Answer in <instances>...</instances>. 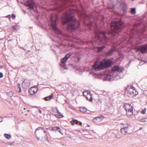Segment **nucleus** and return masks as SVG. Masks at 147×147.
Segmentation results:
<instances>
[{
	"instance_id": "1",
	"label": "nucleus",
	"mask_w": 147,
	"mask_h": 147,
	"mask_svg": "<svg viewBox=\"0 0 147 147\" xmlns=\"http://www.w3.org/2000/svg\"><path fill=\"white\" fill-rule=\"evenodd\" d=\"M124 26L121 21H112L110 25V30L107 31H98L99 35L102 36V39L104 44H109V43H113V40L116 38L115 34H117L121 32Z\"/></svg>"
},
{
	"instance_id": "2",
	"label": "nucleus",
	"mask_w": 147,
	"mask_h": 147,
	"mask_svg": "<svg viewBox=\"0 0 147 147\" xmlns=\"http://www.w3.org/2000/svg\"><path fill=\"white\" fill-rule=\"evenodd\" d=\"M61 20L63 24H67V29L68 31L78 28L80 26L79 21L71 11L64 13L61 17Z\"/></svg>"
},
{
	"instance_id": "3",
	"label": "nucleus",
	"mask_w": 147,
	"mask_h": 147,
	"mask_svg": "<svg viewBox=\"0 0 147 147\" xmlns=\"http://www.w3.org/2000/svg\"><path fill=\"white\" fill-rule=\"evenodd\" d=\"M112 64V61L109 59L107 60L105 62L102 61L100 62L96 61L92 65V67L96 71H100L105 68L110 67Z\"/></svg>"
},
{
	"instance_id": "4",
	"label": "nucleus",
	"mask_w": 147,
	"mask_h": 147,
	"mask_svg": "<svg viewBox=\"0 0 147 147\" xmlns=\"http://www.w3.org/2000/svg\"><path fill=\"white\" fill-rule=\"evenodd\" d=\"M103 80L105 81L108 80L111 81L113 80H117L121 78L119 75L115 73L113 74V72H110L108 70H105L101 74Z\"/></svg>"
},
{
	"instance_id": "5",
	"label": "nucleus",
	"mask_w": 147,
	"mask_h": 147,
	"mask_svg": "<svg viewBox=\"0 0 147 147\" xmlns=\"http://www.w3.org/2000/svg\"><path fill=\"white\" fill-rule=\"evenodd\" d=\"M84 19V24L86 25L90 26H92L94 24L96 25V22L94 20V17L92 15H88L86 14Z\"/></svg>"
},
{
	"instance_id": "6",
	"label": "nucleus",
	"mask_w": 147,
	"mask_h": 147,
	"mask_svg": "<svg viewBox=\"0 0 147 147\" xmlns=\"http://www.w3.org/2000/svg\"><path fill=\"white\" fill-rule=\"evenodd\" d=\"M44 133L45 134L44 138L46 140L48 139V136L47 134L46 133V131L45 128L42 127H38L36 129L34 134L36 137L37 138L38 140H40L39 137L38 136H41L43 137L42 133Z\"/></svg>"
},
{
	"instance_id": "7",
	"label": "nucleus",
	"mask_w": 147,
	"mask_h": 147,
	"mask_svg": "<svg viewBox=\"0 0 147 147\" xmlns=\"http://www.w3.org/2000/svg\"><path fill=\"white\" fill-rule=\"evenodd\" d=\"M58 16L55 14H52L50 18L51 26L53 30L55 32H59L57 27L56 22L58 20Z\"/></svg>"
},
{
	"instance_id": "8",
	"label": "nucleus",
	"mask_w": 147,
	"mask_h": 147,
	"mask_svg": "<svg viewBox=\"0 0 147 147\" xmlns=\"http://www.w3.org/2000/svg\"><path fill=\"white\" fill-rule=\"evenodd\" d=\"M129 34L130 37L132 38H134L136 35L140 36L141 35L140 31L137 29V27L136 25H134L131 26Z\"/></svg>"
},
{
	"instance_id": "9",
	"label": "nucleus",
	"mask_w": 147,
	"mask_h": 147,
	"mask_svg": "<svg viewBox=\"0 0 147 147\" xmlns=\"http://www.w3.org/2000/svg\"><path fill=\"white\" fill-rule=\"evenodd\" d=\"M71 55V53H69L67 54L65 57L61 60V64H60V66H61L60 69L62 73H65V71H63L64 69H67L68 68L66 67L65 64V63L66 62L67 59L69 58L70 56Z\"/></svg>"
},
{
	"instance_id": "10",
	"label": "nucleus",
	"mask_w": 147,
	"mask_h": 147,
	"mask_svg": "<svg viewBox=\"0 0 147 147\" xmlns=\"http://www.w3.org/2000/svg\"><path fill=\"white\" fill-rule=\"evenodd\" d=\"M127 96L129 97H133L137 95L138 93L135 89L131 88L127 90Z\"/></svg>"
},
{
	"instance_id": "11",
	"label": "nucleus",
	"mask_w": 147,
	"mask_h": 147,
	"mask_svg": "<svg viewBox=\"0 0 147 147\" xmlns=\"http://www.w3.org/2000/svg\"><path fill=\"white\" fill-rule=\"evenodd\" d=\"M65 0H53L55 3L60 8V11H62L63 8L62 7V5L65 3Z\"/></svg>"
},
{
	"instance_id": "12",
	"label": "nucleus",
	"mask_w": 147,
	"mask_h": 147,
	"mask_svg": "<svg viewBox=\"0 0 147 147\" xmlns=\"http://www.w3.org/2000/svg\"><path fill=\"white\" fill-rule=\"evenodd\" d=\"M24 4L26 6L28 7L29 9H33L35 3L33 0H28L26 2H25Z\"/></svg>"
},
{
	"instance_id": "13",
	"label": "nucleus",
	"mask_w": 147,
	"mask_h": 147,
	"mask_svg": "<svg viewBox=\"0 0 147 147\" xmlns=\"http://www.w3.org/2000/svg\"><path fill=\"white\" fill-rule=\"evenodd\" d=\"M137 49L143 53H147V45H142L137 48Z\"/></svg>"
},
{
	"instance_id": "14",
	"label": "nucleus",
	"mask_w": 147,
	"mask_h": 147,
	"mask_svg": "<svg viewBox=\"0 0 147 147\" xmlns=\"http://www.w3.org/2000/svg\"><path fill=\"white\" fill-rule=\"evenodd\" d=\"M37 89L35 87H32L29 88L28 90V92L30 95H33L35 94L37 91Z\"/></svg>"
},
{
	"instance_id": "15",
	"label": "nucleus",
	"mask_w": 147,
	"mask_h": 147,
	"mask_svg": "<svg viewBox=\"0 0 147 147\" xmlns=\"http://www.w3.org/2000/svg\"><path fill=\"white\" fill-rule=\"evenodd\" d=\"M128 131V125H127L121 129V132L122 134L125 135Z\"/></svg>"
},
{
	"instance_id": "16",
	"label": "nucleus",
	"mask_w": 147,
	"mask_h": 147,
	"mask_svg": "<svg viewBox=\"0 0 147 147\" xmlns=\"http://www.w3.org/2000/svg\"><path fill=\"white\" fill-rule=\"evenodd\" d=\"M113 71H117L119 72H121L123 70V69L119 66H114L112 69Z\"/></svg>"
},
{
	"instance_id": "17",
	"label": "nucleus",
	"mask_w": 147,
	"mask_h": 147,
	"mask_svg": "<svg viewBox=\"0 0 147 147\" xmlns=\"http://www.w3.org/2000/svg\"><path fill=\"white\" fill-rule=\"evenodd\" d=\"M102 118V117L98 116L94 118L93 119V121L95 123H98L101 121Z\"/></svg>"
},
{
	"instance_id": "18",
	"label": "nucleus",
	"mask_w": 147,
	"mask_h": 147,
	"mask_svg": "<svg viewBox=\"0 0 147 147\" xmlns=\"http://www.w3.org/2000/svg\"><path fill=\"white\" fill-rule=\"evenodd\" d=\"M123 107L126 111H127L128 110L133 109L132 106L129 104H126L124 105Z\"/></svg>"
},
{
	"instance_id": "19",
	"label": "nucleus",
	"mask_w": 147,
	"mask_h": 147,
	"mask_svg": "<svg viewBox=\"0 0 147 147\" xmlns=\"http://www.w3.org/2000/svg\"><path fill=\"white\" fill-rule=\"evenodd\" d=\"M57 112L58 114L55 115L56 117L57 118H62L63 117V115L57 109Z\"/></svg>"
},
{
	"instance_id": "20",
	"label": "nucleus",
	"mask_w": 147,
	"mask_h": 147,
	"mask_svg": "<svg viewBox=\"0 0 147 147\" xmlns=\"http://www.w3.org/2000/svg\"><path fill=\"white\" fill-rule=\"evenodd\" d=\"M115 51V49H111L107 51L106 54L107 55H110L113 52Z\"/></svg>"
},
{
	"instance_id": "21",
	"label": "nucleus",
	"mask_w": 147,
	"mask_h": 147,
	"mask_svg": "<svg viewBox=\"0 0 147 147\" xmlns=\"http://www.w3.org/2000/svg\"><path fill=\"white\" fill-rule=\"evenodd\" d=\"M86 98L87 100L91 102H92V101L93 100L92 96L91 94L90 93H88V94L87 96H86Z\"/></svg>"
},
{
	"instance_id": "22",
	"label": "nucleus",
	"mask_w": 147,
	"mask_h": 147,
	"mask_svg": "<svg viewBox=\"0 0 147 147\" xmlns=\"http://www.w3.org/2000/svg\"><path fill=\"white\" fill-rule=\"evenodd\" d=\"M105 47V46H103L100 47H97L96 48L97 49L98 51V52H100L102 51Z\"/></svg>"
},
{
	"instance_id": "23",
	"label": "nucleus",
	"mask_w": 147,
	"mask_h": 147,
	"mask_svg": "<svg viewBox=\"0 0 147 147\" xmlns=\"http://www.w3.org/2000/svg\"><path fill=\"white\" fill-rule=\"evenodd\" d=\"M133 109H132L126 111L127 115L129 116L133 114Z\"/></svg>"
},
{
	"instance_id": "24",
	"label": "nucleus",
	"mask_w": 147,
	"mask_h": 147,
	"mask_svg": "<svg viewBox=\"0 0 147 147\" xmlns=\"http://www.w3.org/2000/svg\"><path fill=\"white\" fill-rule=\"evenodd\" d=\"M60 129V128L59 127H51V131H55Z\"/></svg>"
},
{
	"instance_id": "25",
	"label": "nucleus",
	"mask_w": 147,
	"mask_h": 147,
	"mask_svg": "<svg viewBox=\"0 0 147 147\" xmlns=\"http://www.w3.org/2000/svg\"><path fill=\"white\" fill-rule=\"evenodd\" d=\"M80 111L82 112H85L87 111V109L84 107H80L79 109Z\"/></svg>"
},
{
	"instance_id": "26",
	"label": "nucleus",
	"mask_w": 147,
	"mask_h": 147,
	"mask_svg": "<svg viewBox=\"0 0 147 147\" xmlns=\"http://www.w3.org/2000/svg\"><path fill=\"white\" fill-rule=\"evenodd\" d=\"M4 136L5 138L8 139H9L11 137V135L7 134H5Z\"/></svg>"
},
{
	"instance_id": "27",
	"label": "nucleus",
	"mask_w": 147,
	"mask_h": 147,
	"mask_svg": "<svg viewBox=\"0 0 147 147\" xmlns=\"http://www.w3.org/2000/svg\"><path fill=\"white\" fill-rule=\"evenodd\" d=\"M120 6L122 7V9H124L125 8H127V6L125 3L121 4Z\"/></svg>"
},
{
	"instance_id": "28",
	"label": "nucleus",
	"mask_w": 147,
	"mask_h": 147,
	"mask_svg": "<svg viewBox=\"0 0 147 147\" xmlns=\"http://www.w3.org/2000/svg\"><path fill=\"white\" fill-rule=\"evenodd\" d=\"M136 9L135 8H132L131 9V13L133 14H135L136 13Z\"/></svg>"
},
{
	"instance_id": "29",
	"label": "nucleus",
	"mask_w": 147,
	"mask_h": 147,
	"mask_svg": "<svg viewBox=\"0 0 147 147\" xmlns=\"http://www.w3.org/2000/svg\"><path fill=\"white\" fill-rule=\"evenodd\" d=\"M9 97H11L13 95V93L12 91H10L7 93Z\"/></svg>"
},
{
	"instance_id": "30",
	"label": "nucleus",
	"mask_w": 147,
	"mask_h": 147,
	"mask_svg": "<svg viewBox=\"0 0 147 147\" xmlns=\"http://www.w3.org/2000/svg\"><path fill=\"white\" fill-rule=\"evenodd\" d=\"M18 26L16 25H14L13 27V28L15 30H17L18 29Z\"/></svg>"
},
{
	"instance_id": "31",
	"label": "nucleus",
	"mask_w": 147,
	"mask_h": 147,
	"mask_svg": "<svg viewBox=\"0 0 147 147\" xmlns=\"http://www.w3.org/2000/svg\"><path fill=\"white\" fill-rule=\"evenodd\" d=\"M74 123L76 124H78L79 123L80 124V125H81L82 123L81 122H79L78 120H75L74 121Z\"/></svg>"
},
{
	"instance_id": "32",
	"label": "nucleus",
	"mask_w": 147,
	"mask_h": 147,
	"mask_svg": "<svg viewBox=\"0 0 147 147\" xmlns=\"http://www.w3.org/2000/svg\"><path fill=\"white\" fill-rule=\"evenodd\" d=\"M116 137L118 138H119L121 137V136L120 134L119 133H117L116 134Z\"/></svg>"
},
{
	"instance_id": "33",
	"label": "nucleus",
	"mask_w": 147,
	"mask_h": 147,
	"mask_svg": "<svg viewBox=\"0 0 147 147\" xmlns=\"http://www.w3.org/2000/svg\"><path fill=\"white\" fill-rule=\"evenodd\" d=\"M146 111V109L145 108H144V109L141 112V113L143 114H144L145 113V112Z\"/></svg>"
},
{
	"instance_id": "34",
	"label": "nucleus",
	"mask_w": 147,
	"mask_h": 147,
	"mask_svg": "<svg viewBox=\"0 0 147 147\" xmlns=\"http://www.w3.org/2000/svg\"><path fill=\"white\" fill-rule=\"evenodd\" d=\"M124 13H126L127 12V8H125L124 9H122Z\"/></svg>"
},
{
	"instance_id": "35",
	"label": "nucleus",
	"mask_w": 147,
	"mask_h": 147,
	"mask_svg": "<svg viewBox=\"0 0 147 147\" xmlns=\"http://www.w3.org/2000/svg\"><path fill=\"white\" fill-rule=\"evenodd\" d=\"M44 99L45 100L47 101L50 99V98H49V96L45 97L44 98Z\"/></svg>"
},
{
	"instance_id": "36",
	"label": "nucleus",
	"mask_w": 147,
	"mask_h": 147,
	"mask_svg": "<svg viewBox=\"0 0 147 147\" xmlns=\"http://www.w3.org/2000/svg\"><path fill=\"white\" fill-rule=\"evenodd\" d=\"M115 7V6L114 5H113L112 7H111L109 6H108V8L109 9H114Z\"/></svg>"
},
{
	"instance_id": "37",
	"label": "nucleus",
	"mask_w": 147,
	"mask_h": 147,
	"mask_svg": "<svg viewBox=\"0 0 147 147\" xmlns=\"http://www.w3.org/2000/svg\"><path fill=\"white\" fill-rule=\"evenodd\" d=\"M54 95L52 93L49 96L50 98V99H51L53 96Z\"/></svg>"
},
{
	"instance_id": "38",
	"label": "nucleus",
	"mask_w": 147,
	"mask_h": 147,
	"mask_svg": "<svg viewBox=\"0 0 147 147\" xmlns=\"http://www.w3.org/2000/svg\"><path fill=\"white\" fill-rule=\"evenodd\" d=\"M12 17L14 19H15L16 18V16L14 14H12L11 15Z\"/></svg>"
},
{
	"instance_id": "39",
	"label": "nucleus",
	"mask_w": 147,
	"mask_h": 147,
	"mask_svg": "<svg viewBox=\"0 0 147 147\" xmlns=\"http://www.w3.org/2000/svg\"><path fill=\"white\" fill-rule=\"evenodd\" d=\"M3 77V74L1 72H0V78H2Z\"/></svg>"
},
{
	"instance_id": "40",
	"label": "nucleus",
	"mask_w": 147,
	"mask_h": 147,
	"mask_svg": "<svg viewBox=\"0 0 147 147\" xmlns=\"http://www.w3.org/2000/svg\"><path fill=\"white\" fill-rule=\"evenodd\" d=\"M58 131L61 134L63 135L62 132V131L61 130H60V129Z\"/></svg>"
},
{
	"instance_id": "41",
	"label": "nucleus",
	"mask_w": 147,
	"mask_h": 147,
	"mask_svg": "<svg viewBox=\"0 0 147 147\" xmlns=\"http://www.w3.org/2000/svg\"><path fill=\"white\" fill-rule=\"evenodd\" d=\"M38 111H39V112L40 113H42V111L40 110V109H39L38 110Z\"/></svg>"
},
{
	"instance_id": "42",
	"label": "nucleus",
	"mask_w": 147,
	"mask_h": 147,
	"mask_svg": "<svg viewBox=\"0 0 147 147\" xmlns=\"http://www.w3.org/2000/svg\"><path fill=\"white\" fill-rule=\"evenodd\" d=\"M3 121L2 118L0 117V122H1Z\"/></svg>"
},
{
	"instance_id": "43",
	"label": "nucleus",
	"mask_w": 147,
	"mask_h": 147,
	"mask_svg": "<svg viewBox=\"0 0 147 147\" xmlns=\"http://www.w3.org/2000/svg\"><path fill=\"white\" fill-rule=\"evenodd\" d=\"M21 91V88H20L19 91V92H20Z\"/></svg>"
},
{
	"instance_id": "44",
	"label": "nucleus",
	"mask_w": 147,
	"mask_h": 147,
	"mask_svg": "<svg viewBox=\"0 0 147 147\" xmlns=\"http://www.w3.org/2000/svg\"><path fill=\"white\" fill-rule=\"evenodd\" d=\"M18 88H19V89H20V88H21V87H20V84H18Z\"/></svg>"
},
{
	"instance_id": "45",
	"label": "nucleus",
	"mask_w": 147,
	"mask_h": 147,
	"mask_svg": "<svg viewBox=\"0 0 147 147\" xmlns=\"http://www.w3.org/2000/svg\"><path fill=\"white\" fill-rule=\"evenodd\" d=\"M21 49H23L24 50H26V49H24V48L23 47H20Z\"/></svg>"
},
{
	"instance_id": "46",
	"label": "nucleus",
	"mask_w": 147,
	"mask_h": 147,
	"mask_svg": "<svg viewBox=\"0 0 147 147\" xmlns=\"http://www.w3.org/2000/svg\"><path fill=\"white\" fill-rule=\"evenodd\" d=\"M144 34V32H142V34Z\"/></svg>"
},
{
	"instance_id": "47",
	"label": "nucleus",
	"mask_w": 147,
	"mask_h": 147,
	"mask_svg": "<svg viewBox=\"0 0 147 147\" xmlns=\"http://www.w3.org/2000/svg\"><path fill=\"white\" fill-rule=\"evenodd\" d=\"M90 126V125H88V127H89Z\"/></svg>"
},
{
	"instance_id": "48",
	"label": "nucleus",
	"mask_w": 147,
	"mask_h": 147,
	"mask_svg": "<svg viewBox=\"0 0 147 147\" xmlns=\"http://www.w3.org/2000/svg\"><path fill=\"white\" fill-rule=\"evenodd\" d=\"M25 81V80H24V81H23V82H24Z\"/></svg>"
},
{
	"instance_id": "49",
	"label": "nucleus",
	"mask_w": 147,
	"mask_h": 147,
	"mask_svg": "<svg viewBox=\"0 0 147 147\" xmlns=\"http://www.w3.org/2000/svg\"><path fill=\"white\" fill-rule=\"evenodd\" d=\"M80 58H79V59H78V60H80Z\"/></svg>"
},
{
	"instance_id": "50",
	"label": "nucleus",
	"mask_w": 147,
	"mask_h": 147,
	"mask_svg": "<svg viewBox=\"0 0 147 147\" xmlns=\"http://www.w3.org/2000/svg\"><path fill=\"white\" fill-rule=\"evenodd\" d=\"M8 16H9V17H10V15H9Z\"/></svg>"
},
{
	"instance_id": "51",
	"label": "nucleus",
	"mask_w": 147,
	"mask_h": 147,
	"mask_svg": "<svg viewBox=\"0 0 147 147\" xmlns=\"http://www.w3.org/2000/svg\"><path fill=\"white\" fill-rule=\"evenodd\" d=\"M28 51V52H30V51Z\"/></svg>"
}]
</instances>
